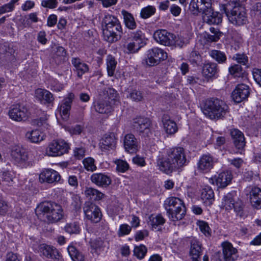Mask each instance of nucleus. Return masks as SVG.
I'll use <instances>...</instances> for the list:
<instances>
[{
  "instance_id": "obj_29",
  "label": "nucleus",
  "mask_w": 261,
  "mask_h": 261,
  "mask_svg": "<svg viewBox=\"0 0 261 261\" xmlns=\"http://www.w3.org/2000/svg\"><path fill=\"white\" fill-rule=\"evenodd\" d=\"M99 99L94 103L95 110L100 114H108L112 111V107L109 100L107 99Z\"/></svg>"
},
{
  "instance_id": "obj_39",
  "label": "nucleus",
  "mask_w": 261,
  "mask_h": 261,
  "mask_svg": "<svg viewBox=\"0 0 261 261\" xmlns=\"http://www.w3.org/2000/svg\"><path fill=\"white\" fill-rule=\"evenodd\" d=\"M84 194L87 198L91 200H99L104 197V194L97 189L93 188L87 187Z\"/></svg>"
},
{
  "instance_id": "obj_54",
  "label": "nucleus",
  "mask_w": 261,
  "mask_h": 261,
  "mask_svg": "<svg viewBox=\"0 0 261 261\" xmlns=\"http://www.w3.org/2000/svg\"><path fill=\"white\" fill-rule=\"evenodd\" d=\"M120 22L118 19L114 16L111 15H106L104 17L102 21V25L113 24H120Z\"/></svg>"
},
{
  "instance_id": "obj_51",
  "label": "nucleus",
  "mask_w": 261,
  "mask_h": 261,
  "mask_svg": "<svg viewBox=\"0 0 261 261\" xmlns=\"http://www.w3.org/2000/svg\"><path fill=\"white\" fill-rule=\"evenodd\" d=\"M1 178L4 184L9 186L13 182V174L10 171H5L3 172Z\"/></svg>"
},
{
  "instance_id": "obj_28",
  "label": "nucleus",
  "mask_w": 261,
  "mask_h": 261,
  "mask_svg": "<svg viewBox=\"0 0 261 261\" xmlns=\"http://www.w3.org/2000/svg\"><path fill=\"white\" fill-rule=\"evenodd\" d=\"M201 244L197 240L193 239L191 241L190 255L192 261H200L201 254Z\"/></svg>"
},
{
  "instance_id": "obj_38",
  "label": "nucleus",
  "mask_w": 261,
  "mask_h": 261,
  "mask_svg": "<svg viewBox=\"0 0 261 261\" xmlns=\"http://www.w3.org/2000/svg\"><path fill=\"white\" fill-rule=\"evenodd\" d=\"M121 14L126 27L129 30L135 29L137 28V23L133 15L124 10H122Z\"/></svg>"
},
{
  "instance_id": "obj_3",
  "label": "nucleus",
  "mask_w": 261,
  "mask_h": 261,
  "mask_svg": "<svg viewBox=\"0 0 261 261\" xmlns=\"http://www.w3.org/2000/svg\"><path fill=\"white\" fill-rule=\"evenodd\" d=\"M35 213L38 217L45 218L51 223L58 222L64 217L62 206L53 201L41 202L37 206Z\"/></svg>"
},
{
  "instance_id": "obj_59",
  "label": "nucleus",
  "mask_w": 261,
  "mask_h": 261,
  "mask_svg": "<svg viewBox=\"0 0 261 261\" xmlns=\"http://www.w3.org/2000/svg\"><path fill=\"white\" fill-rule=\"evenodd\" d=\"M103 245V242L100 238L96 239L90 242V246L91 248L97 251L100 250Z\"/></svg>"
},
{
  "instance_id": "obj_48",
  "label": "nucleus",
  "mask_w": 261,
  "mask_h": 261,
  "mask_svg": "<svg viewBox=\"0 0 261 261\" xmlns=\"http://www.w3.org/2000/svg\"><path fill=\"white\" fill-rule=\"evenodd\" d=\"M250 13L251 16L255 18L261 17V2H256L252 5Z\"/></svg>"
},
{
  "instance_id": "obj_44",
  "label": "nucleus",
  "mask_w": 261,
  "mask_h": 261,
  "mask_svg": "<svg viewBox=\"0 0 261 261\" xmlns=\"http://www.w3.org/2000/svg\"><path fill=\"white\" fill-rule=\"evenodd\" d=\"M209 54L219 64L225 63L227 61L225 54L220 50H212L210 52Z\"/></svg>"
},
{
  "instance_id": "obj_46",
  "label": "nucleus",
  "mask_w": 261,
  "mask_h": 261,
  "mask_svg": "<svg viewBox=\"0 0 261 261\" xmlns=\"http://www.w3.org/2000/svg\"><path fill=\"white\" fill-rule=\"evenodd\" d=\"M117 62L114 57L111 55L108 56L107 58V69L109 76L114 75L116 69Z\"/></svg>"
},
{
  "instance_id": "obj_24",
  "label": "nucleus",
  "mask_w": 261,
  "mask_h": 261,
  "mask_svg": "<svg viewBox=\"0 0 261 261\" xmlns=\"http://www.w3.org/2000/svg\"><path fill=\"white\" fill-rule=\"evenodd\" d=\"M203 20L207 23L211 24H219L222 22V16L218 12H215L211 7L210 10L203 14Z\"/></svg>"
},
{
  "instance_id": "obj_31",
  "label": "nucleus",
  "mask_w": 261,
  "mask_h": 261,
  "mask_svg": "<svg viewBox=\"0 0 261 261\" xmlns=\"http://www.w3.org/2000/svg\"><path fill=\"white\" fill-rule=\"evenodd\" d=\"M162 122L166 133L169 135H173L178 130L176 123L170 118L167 115H164L162 118Z\"/></svg>"
},
{
  "instance_id": "obj_20",
  "label": "nucleus",
  "mask_w": 261,
  "mask_h": 261,
  "mask_svg": "<svg viewBox=\"0 0 261 261\" xmlns=\"http://www.w3.org/2000/svg\"><path fill=\"white\" fill-rule=\"evenodd\" d=\"M251 205L256 209L261 208V189L256 186L247 187Z\"/></svg>"
},
{
  "instance_id": "obj_8",
  "label": "nucleus",
  "mask_w": 261,
  "mask_h": 261,
  "mask_svg": "<svg viewBox=\"0 0 261 261\" xmlns=\"http://www.w3.org/2000/svg\"><path fill=\"white\" fill-rule=\"evenodd\" d=\"M151 122L148 118L137 117L133 119V127L139 135L144 137H149L152 133L150 129Z\"/></svg>"
},
{
  "instance_id": "obj_23",
  "label": "nucleus",
  "mask_w": 261,
  "mask_h": 261,
  "mask_svg": "<svg viewBox=\"0 0 261 261\" xmlns=\"http://www.w3.org/2000/svg\"><path fill=\"white\" fill-rule=\"evenodd\" d=\"M59 173L53 169H45L39 175L40 181L49 184L59 181L60 179Z\"/></svg>"
},
{
  "instance_id": "obj_47",
  "label": "nucleus",
  "mask_w": 261,
  "mask_h": 261,
  "mask_svg": "<svg viewBox=\"0 0 261 261\" xmlns=\"http://www.w3.org/2000/svg\"><path fill=\"white\" fill-rule=\"evenodd\" d=\"M189 61L193 66H198L202 63V57L198 51L193 50L189 55Z\"/></svg>"
},
{
  "instance_id": "obj_30",
  "label": "nucleus",
  "mask_w": 261,
  "mask_h": 261,
  "mask_svg": "<svg viewBox=\"0 0 261 261\" xmlns=\"http://www.w3.org/2000/svg\"><path fill=\"white\" fill-rule=\"evenodd\" d=\"M100 147L102 151L114 149L116 147V139L114 134L106 135L100 141Z\"/></svg>"
},
{
  "instance_id": "obj_18",
  "label": "nucleus",
  "mask_w": 261,
  "mask_h": 261,
  "mask_svg": "<svg viewBox=\"0 0 261 261\" xmlns=\"http://www.w3.org/2000/svg\"><path fill=\"white\" fill-rule=\"evenodd\" d=\"M123 146L126 151L129 153H134L139 149V143L133 134H127L124 137Z\"/></svg>"
},
{
  "instance_id": "obj_4",
  "label": "nucleus",
  "mask_w": 261,
  "mask_h": 261,
  "mask_svg": "<svg viewBox=\"0 0 261 261\" xmlns=\"http://www.w3.org/2000/svg\"><path fill=\"white\" fill-rule=\"evenodd\" d=\"M202 111L211 119H222L228 112V106L220 99L212 98L206 100Z\"/></svg>"
},
{
  "instance_id": "obj_15",
  "label": "nucleus",
  "mask_w": 261,
  "mask_h": 261,
  "mask_svg": "<svg viewBox=\"0 0 261 261\" xmlns=\"http://www.w3.org/2000/svg\"><path fill=\"white\" fill-rule=\"evenodd\" d=\"M153 38L156 42L163 45H174V35L166 30L161 29L155 31L153 34Z\"/></svg>"
},
{
  "instance_id": "obj_40",
  "label": "nucleus",
  "mask_w": 261,
  "mask_h": 261,
  "mask_svg": "<svg viewBox=\"0 0 261 261\" xmlns=\"http://www.w3.org/2000/svg\"><path fill=\"white\" fill-rule=\"evenodd\" d=\"M67 250L73 261H84L85 255L74 246L72 245H69Z\"/></svg>"
},
{
  "instance_id": "obj_6",
  "label": "nucleus",
  "mask_w": 261,
  "mask_h": 261,
  "mask_svg": "<svg viewBox=\"0 0 261 261\" xmlns=\"http://www.w3.org/2000/svg\"><path fill=\"white\" fill-rule=\"evenodd\" d=\"M237 193L235 191L228 193L223 196L222 201V206L226 210L233 208L237 215L242 216L243 213V203L239 198L236 199Z\"/></svg>"
},
{
  "instance_id": "obj_49",
  "label": "nucleus",
  "mask_w": 261,
  "mask_h": 261,
  "mask_svg": "<svg viewBox=\"0 0 261 261\" xmlns=\"http://www.w3.org/2000/svg\"><path fill=\"white\" fill-rule=\"evenodd\" d=\"M147 251V249L144 245L136 246L134 250V255L139 259L143 258Z\"/></svg>"
},
{
  "instance_id": "obj_32",
  "label": "nucleus",
  "mask_w": 261,
  "mask_h": 261,
  "mask_svg": "<svg viewBox=\"0 0 261 261\" xmlns=\"http://www.w3.org/2000/svg\"><path fill=\"white\" fill-rule=\"evenodd\" d=\"M25 137L31 143H38L45 139V135L39 130L36 129L28 131L25 135Z\"/></svg>"
},
{
  "instance_id": "obj_56",
  "label": "nucleus",
  "mask_w": 261,
  "mask_h": 261,
  "mask_svg": "<svg viewBox=\"0 0 261 261\" xmlns=\"http://www.w3.org/2000/svg\"><path fill=\"white\" fill-rule=\"evenodd\" d=\"M129 97L132 100L136 102L141 101L143 99L142 93L140 91L136 89L130 92Z\"/></svg>"
},
{
  "instance_id": "obj_16",
  "label": "nucleus",
  "mask_w": 261,
  "mask_h": 261,
  "mask_svg": "<svg viewBox=\"0 0 261 261\" xmlns=\"http://www.w3.org/2000/svg\"><path fill=\"white\" fill-rule=\"evenodd\" d=\"M250 94L249 87L244 84L238 85L231 94V97L236 103L246 99Z\"/></svg>"
},
{
  "instance_id": "obj_37",
  "label": "nucleus",
  "mask_w": 261,
  "mask_h": 261,
  "mask_svg": "<svg viewBox=\"0 0 261 261\" xmlns=\"http://www.w3.org/2000/svg\"><path fill=\"white\" fill-rule=\"evenodd\" d=\"M165 223V219L160 214L157 215H151L149 217L148 223L153 229H158V230H160L158 227L164 225Z\"/></svg>"
},
{
  "instance_id": "obj_62",
  "label": "nucleus",
  "mask_w": 261,
  "mask_h": 261,
  "mask_svg": "<svg viewBox=\"0 0 261 261\" xmlns=\"http://www.w3.org/2000/svg\"><path fill=\"white\" fill-rule=\"evenodd\" d=\"M131 227L127 224H124L120 226L118 234L120 236L126 235L129 233L131 231Z\"/></svg>"
},
{
  "instance_id": "obj_7",
  "label": "nucleus",
  "mask_w": 261,
  "mask_h": 261,
  "mask_svg": "<svg viewBox=\"0 0 261 261\" xmlns=\"http://www.w3.org/2000/svg\"><path fill=\"white\" fill-rule=\"evenodd\" d=\"M69 149L67 143L63 140H53L45 149V154L48 156H61L67 153Z\"/></svg>"
},
{
  "instance_id": "obj_57",
  "label": "nucleus",
  "mask_w": 261,
  "mask_h": 261,
  "mask_svg": "<svg viewBox=\"0 0 261 261\" xmlns=\"http://www.w3.org/2000/svg\"><path fill=\"white\" fill-rule=\"evenodd\" d=\"M115 163L117 165V170L119 172L123 173L128 169L129 165L125 161L118 160Z\"/></svg>"
},
{
  "instance_id": "obj_34",
  "label": "nucleus",
  "mask_w": 261,
  "mask_h": 261,
  "mask_svg": "<svg viewBox=\"0 0 261 261\" xmlns=\"http://www.w3.org/2000/svg\"><path fill=\"white\" fill-rule=\"evenodd\" d=\"M232 179L230 172L225 171L220 173L216 178V184L219 188H224L229 185Z\"/></svg>"
},
{
  "instance_id": "obj_22",
  "label": "nucleus",
  "mask_w": 261,
  "mask_h": 261,
  "mask_svg": "<svg viewBox=\"0 0 261 261\" xmlns=\"http://www.w3.org/2000/svg\"><path fill=\"white\" fill-rule=\"evenodd\" d=\"M74 94L70 93L65 97L60 107V112L63 119L67 120L69 116V111L71 109V104L74 99Z\"/></svg>"
},
{
  "instance_id": "obj_11",
  "label": "nucleus",
  "mask_w": 261,
  "mask_h": 261,
  "mask_svg": "<svg viewBox=\"0 0 261 261\" xmlns=\"http://www.w3.org/2000/svg\"><path fill=\"white\" fill-rule=\"evenodd\" d=\"M167 58V54L162 49L154 47L147 51V58L144 60L143 63L147 66H153L159 64L161 60Z\"/></svg>"
},
{
  "instance_id": "obj_52",
  "label": "nucleus",
  "mask_w": 261,
  "mask_h": 261,
  "mask_svg": "<svg viewBox=\"0 0 261 261\" xmlns=\"http://www.w3.org/2000/svg\"><path fill=\"white\" fill-rule=\"evenodd\" d=\"M47 121V117L44 116L33 120V125H36L38 127H41L44 129H48L49 125H48Z\"/></svg>"
},
{
  "instance_id": "obj_61",
  "label": "nucleus",
  "mask_w": 261,
  "mask_h": 261,
  "mask_svg": "<svg viewBox=\"0 0 261 261\" xmlns=\"http://www.w3.org/2000/svg\"><path fill=\"white\" fill-rule=\"evenodd\" d=\"M72 202L71 205L76 211L80 210L81 207V201L80 197L77 195H73L72 197Z\"/></svg>"
},
{
  "instance_id": "obj_63",
  "label": "nucleus",
  "mask_w": 261,
  "mask_h": 261,
  "mask_svg": "<svg viewBox=\"0 0 261 261\" xmlns=\"http://www.w3.org/2000/svg\"><path fill=\"white\" fill-rule=\"evenodd\" d=\"M252 73L254 81L261 86V68H254Z\"/></svg>"
},
{
  "instance_id": "obj_14",
  "label": "nucleus",
  "mask_w": 261,
  "mask_h": 261,
  "mask_svg": "<svg viewBox=\"0 0 261 261\" xmlns=\"http://www.w3.org/2000/svg\"><path fill=\"white\" fill-rule=\"evenodd\" d=\"M29 111L26 107L19 104L13 105L9 111L11 119L16 121H24L29 117Z\"/></svg>"
},
{
  "instance_id": "obj_35",
  "label": "nucleus",
  "mask_w": 261,
  "mask_h": 261,
  "mask_svg": "<svg viewBox=\"0 0 261 261\" xmlns=\"http://www.w3.org/2000/svg\"><path fill=\"white\" fill-rule=\"evenodd\" d=\"M41 252L49 258L57 259L59 258V253L58 250L53 246L42 244L40 247Z\"/></svg>"
},
{
  "instance_id": "obj_17",
  "label": "nucleus",
  "mask_w": 261,
  "mask_h": 261,
  "mask_svg": "<svg viewBox=\"0 0 261 261\" xmlns=\"http://www.w3.org/2000/svg\"><path fill=\"white\" fill-rule=\"evenodd\" d=\"M215 163V159L210 154H203L197 163L198 170L203 173H207L213 168Z\"/></svg>"
},
{
  "instance_id": "obj_27",
  "label": "nucleus",
  "mask_w": 261,
  "mask_h": 261,
  "mask_svg": "<svg viewBox=\"0 0 261 261\" xmlns=\"http://www.w3.org/2000/svg\"><path fill=\"white\" fill-rule=\"evenodd\" d=\"M35 97L43 103H51L54 100L53 95L48 90L38 88L35 90Z\"/></svg>"
},
{
  "instance_id": "obj_53",
  "label": "nucleus",
  "mask_w": 261,
  "mask_h": 261,
  "mask_svg": "<svg viewBox=\"0 0 261 261\" xmlns=\"http://www.w3.org/2000/svg\"><path fill=\"white\" fill-rule=\"evenodd\" d=\"M83 163L85 168L88 171H93L96 169V167L94 164V160L92 158L85 159Z\"/></svg>"
},
{
  "instance_id": "obj_64",
  "label": "nucleus",
  "mask_w": 261,
  "mask_h": 261,
  "mask_svg": "<svg viewBox=\"0 0 261 261\" xmlns=\"http://www.w3.org/2000/svg\"><path fill=\"white\" fill-rule=\"evenodd\" d=\"M234 58L238 63L243 65H246L248 63V57L244 54H236Z\"/></svg>"
},
{
  "instance_id": "obj_19",
  "label": "nucleus",
  "mask_w": 261,
  "mask_h": 261,
  "mask_svg": "<svg viewBox=\"0 0 261 261\" xmlns=\"http://www.w3.org/2000/svg\"><path fill=\"white\" fill-rule=\"evenodd\" d=\"M223 255V261H235L239 255L237 249L228 242H224L222 244Z\"/></svg>"
},
{
  "instance_id": "obj_26",
  "label": "nucleus",
  "mask_w": 261,
  "mask_h": 261,
  "mask_svg": "<svg viewBox=\"0 0 261 261\" xmlns=\"http://www.w3.org/2000/svg\"><path fill=\"white\" fill-rule=\"evenodd\" d=\"M71 62L74 67V70L76 72L79 77L82 78L84 74L88 72V65L82 62L79 58H72Z\"/></svg>"
},
{
  "instance_id": "obj_41",
  "label": "nucleus",
  "mask_w": 261,
  "mask_h": 261,
  "mask_svg": "<svg viewBox=\"0 0 261 261\" xmlns=\"http://www.w3.org/2000/svg\"><path fill=\"white\" fill-rule=\"evenodd\" d=\"M201 198L204 203L212 204L214 198V193L212 188L208 186H205L202 189Z\"/></svg>"
},
{
  "instance_id": "obj_10",
  "label": "nucleus",
  "mask_w": 261,
  "mask_h": 261,
  "mask_svg": "<svg viewBox=\"0 0 261 261\" xmlns=\"http://www.w3.org/2000/svg\"><path fill=\"white\" fill-rule=\"evenodd\" d=\"M11 155L14 161L24 167L33 165V162L29 160V153L25 149L18 146H14L11 150Z\"/></svg>"
},
{
  "instance_id": "obj_60",
  "label": "nucleus",
  "mask_w": 261,
  "mask_h": 261,
  "mask_svg": "<svg viewBox=\"0 0 261 261\" xmlns=\"http://www.w3.org/2000/svg\"><path fill=\"white\" fill-rule=\"evenodd\" d=\"M200 231L205 236L210 235V228L208 224L204 221H199L198 222Z\"/></svg>"
},
{
  "instance_id": "obj_36",
  "label": "nucleus",
  "mask_w": 261,
  "mask_h": 261,
  "mask_svg": "<svg viewBox=\"0 0 261 261\" xmlns=\"http://www.w3.org/2000/svg\"><path fill=\"white\" fill-rule=\"evenodd\" d=\"M67 52L65 49L60 46L56 47L53 59L57 64L64 62L66 59Z\"/></svg>"
},
{
  "instance_id": "obj_50",
  "label": "nucleus",
  "mask_w": 261,
  "mask_h": 261,
  "mask_svg": "<svg viewBox=\"0 0 261 261\" xmlns=\"http://www.w3.org/2000/svg\"><path fill=\"white\" fill-rule=\"evenodd\" d=\"M155 11V7L152 6H148L141 10L140 15L142 18L146 19L153 15Z\"/></svg>"
},
{
  "instance_id": "obj_33",
  "label": "nucleus",
  "mask_w": 261,
  "mask_h": 261,
  "mask_svg": "<svg viewBox=\"0 0 261 261\" xmlns=\"http://www.w3.org/2000/svg\"><path fill=\"white\" fill-rule=\"evenodd\" d=\"M219 69L216 63L207 62L204 64L202 68V73L207 79L215 77L218 73Z\"/></svg>"
},
{
  "instance_id": "obj_12",
  "label": "nucleus",
  "mask_w": 261,
  "mask_h": 261,
  "mask_svg": "<svg viewBox=\"0 0 261 261\" xmlns=\"http://www.w3.org/2000/svg\"><path fill=\"white\" fill-rule=\"evenodd\" d=\"M212 7V0H191L189 10L192 14L198 15L207 12Z\"/></svg>"
},
{
  "instance_id": "obj_42",
  "label": "nucleus",
  "mask_w": 261,
  "mask_h": 261,
  "mask_svg": "<svg viewBox=\"0 0 261 261\" xmlns=\"http://www.w3.org/2000/svg\"><path fill=\"white\" fill-rule=\"evenodd\" d=\"M142 46L143 44H140L130 39L128 40V38L126 44L124 45V47L126 49L125 51L127 54L137 53Z\"/></svg>"
},
{
  "instance_id": "obj_25",
  "label": "nucleus",
  "mask_w": 261,
  "mask_h": 261,
  "mask_svg": "<svg viewBox=\"0 0 261 261\" xmlns=\"http://www.w3.org/2000/svg\"><path fill=\"white\" fill-rule=\"evenodd\" d=\"M90 179L91 181L99 187H107L111 184V177L104 173H94Z\"/></svg>"
},
{
  "instance_id": "obj_13",
  "label": "nucleus",
  "mask_w": 261,
  "mask_h": 261,
  "mask_svg": "<svg viewBox=\"0 0 261 261\" xmlns=\"http://www.w3.org/2000/svg\"><path fill=\"white\" fill-rule=\"evenodd\" d=\"M83 209L87 219L95 223L100 221L102 213L99 207L96 204L90 202H86Z\"/></svg>"
},
{
  "instance_id": "obj_9",
  "label": "nucleus",
  "mask_w": 261,
  "mask_h": 261,
  "mask_svg": "<svg viewBox=\"0 0 261 261\" xmlns=\"http://www.w3.org/2000/svg\"><path fill=\"white\" fill-rule=\"evenodd\" d=\"M111 24L102 25V32L104 39L108 42H116L120 37L122 28L120 24Z\"/></svg>"
},
{
  "instance_id": "obj_21",
  "label": "nucleus",
  "mask_w": 261,
  "mask_h": 261,
  "mask_svg": "<svg viewBox=\"0 0 261 261\" xmlns=\"http://www.w3.org/2000/svg\"><path fill=\"white\" fill-rule=\"evenodd\" d=\"M230 135L234 146L236 149L239 151L240 150V152L241 153L246 144L245 138L243 133L238 129H233L231 130Z\"/></svg>"
},
{
  "instance_id": "obj_2",
  "label": "nucleus",
  "mask_w": 261,
  "mask_h": 261,
  "mask_svg": "<svg viewBox=\"0 0 261 261\" xmlns=\"http://www.w3.org/2000/svg\"><path fill=\"white\" fill-rule=\"evenodd\" d=\"M222 8L233 25L240 27L248 23L246 10L240 1H230L223 5Z\"/></svg>"
},
{
  "instance_id": "obj_1",
  "label": "nucleus",
  "mask_w": 261,
  "mask_h": 261,
  "mask_svg": "<svg viewBox=\"0 0 261 261\" xmlns=\"http://www.w3.org/2000/svg\"><path fill=\"white\" fill-rule=\"evenodd\" d=\"M189 162L185 150L181 147H175L167 149L166 158L159 156L156 161L159 170L167 174L174 170L181 169L187 166Z\"/></svg>"
},
{
  "instance_id": "obj_43",
  "label": "nucleus",
  "mask_w": 261,
  "mask_h": 261,
  "mask_svg": "<svg viewBox=\"0 0 261 261\" xmlns=\"http://www.w3.org/2000/svg\"><path fill=\"white\" fill-rule=\"evenodd\" d=\"M64 229L70 234H77L81 231L79 223L75 221L67 223L64 226Z\"/></svg>"
},
{
  "instance_id": "obj_5",
  "label": "nucleus",
  "mask_w": 261,
  "mask_h": 261,
  "mask_svg": "<svg viewBox=\"0 0 261 261\" xmlns=\"http://www.w3.org/2000/svg\"><path fill=\"white\" fill-rule=\"evenodd\" d=\"M164 207L169 219L172 221H177L184 218L186 213V208L182 200L175 197L166 199Z\"/></svg>"
},
{
  "instance_id": "obj_58",
  "label": "nucleus",
  "mask_w": 261,
  "mask_h": 261,
  "mask_svg": "<svg viewBox=\"0 0 261 261\" xmlns=\"http://www.w3.org/2000/svg\"><path fill=\"white\" fill-rule=\"evenodd\" d=\"M58 4L57 0H42L41 3V6L48 9L56 8Z\"/></svg>"
},
{
  "instance_id": "obj_55",
  "label": "nucleus",
  "mask_w": 261,
  "mask_h": 261,
  "mask_svg": "<svg viewBox=\"0 0 261 261\" xmlns=\"http://www.w3.org/2000/svg\"><path fill=\"white\" fill-rule=\"evenodd\" d=\"M229 72L234 76L240 77L243 73V68L241 65L234 64L229 67Z\"/></svg>"
},
{
  "instance_id": "obj_45",
  "label": "nucleus",
  "mask_w": 261,
  "mask_h": 261,
  "mask_svg": "<svg viewBox=\"0 0 261 261\" xmlns=\"http://www.w3.org/2000/svg\"><path fill=\"white\" fill-rule=\"evenodd\" d=\"M144 34L143 33L142 31L140 30H138L130 32L128 38V40L130 39L140 44H143V46L145 44L144 41Z\"/></svg>"
}]
</instances>
